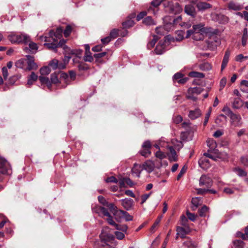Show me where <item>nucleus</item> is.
Wrapping results in <instances>:
<instances>
[{"label": "nucleus", "instance_id": "41", "mask_svg": "<svg viewBox=\"0 0 248 248\" xmlns=\"http://www.w3.org/2000/svg\"><path fill=\"white\" fill-rule=\"evenodd\" d=\"M207 146L210 149H214L217 146V143L213 139H209L207 141Z\"/></svg>", "mask_w": 248, "mask_h": 248}, {"label": "nucleus", "instance_id": "3", "mask_svg": "<svg viewBox=\"0 0 248 248\" xmlns=\"http://www.w3.org/2000/svg\"><path fill=\"white\" fill-rule=\"evenodd\" d=\"M156 149H160V148H166L168 152L167 155L168 156L169 159L170 161H175L177 159V155L175 149L173 146H170L168 142L165 141L163 139H160L154 145Z\"/></svg>", "mask_w": 248, "mask_h": 248}, {"label": "nucleus", "instance_id": "7", "mask_svg": "<svg viewBox=\"0 0 248 248\" xmlns=\"http://www.w3.org/2000/svg\"><path fill=\"white\" fill-rule=\"evenodd\" d=\"M12 173L11 167L4 158L0 157V173L9 175Z\"/></svg>", "mask_w": 248, "mask_h": 248}, {"label": "nucleus", "instance_id": "49", "mask_svg": "<svg viewBox=\"0 0 248 248\" xmlns=\"http://www.w3.org/2000/svg\"><path fill=\"white\" fill-rule=\"evenodd\" d=\"M222 111L228 116H230L233 113L232 111L231 110V109L227 106H224L222 108Z\"/></svg>", "mask_w": 248, "mask_h": 248}, {"label": "nucleus", "instance_id": "38", "mask_svg": "<svg viewBox=\"0 0 248 248\" xmlns=\"http://www.w3.org/2000/svg\"><path fill=\"white\" fill-rule=\"evenodd\" d=\"M248 60V56H244L242 54H239L235 57V61L238 62H244Z\"/></svg>", "mask_w": 248, "mask_h": 248}, {"label": "nucleus", "instance_id": "46", "mask_svg": "<svg viewBox=\"0 0 248 248\" xmlns=\"http://www.w3.org/2000/svg\"><path fill=\"white\" fill-rule=\"evenodd\" d=\"M155 156L160 159H162L166 157V154L159 150L155 153Z\"/></svg>", "mask_w": 248, "mask_h": 248}, {"label": "nucleus", "instance_id": "17", "mask_svg": "<svg viewBox=\"0 0 248 248\" xmlns=\"http://www.w3.org/2000/svg\"><path fill=\"white\" fill-rule=\"evenodd\" d=\"M185 13L194 17L196 15V11L194 6L191 4L186 5L185 7Z\"/></svg>", "mask_w": 248, "mask_h": 248}, {"label": "nucleus", "instance_id": "61", "mask_svg": "<svg viewBox=\"0 0 248 248\" xmlns=\"http://www.w3.org/2000/svg\"><path fill=\"white\" fill-rule=\"evenodd\" d=\"M230 56V51L227 50L225 52L222 62H228L229 60Z\"/></svg>", "mask_w": 248, "mask_h": 248}, {"label": "nucleus", "instance_id": "15", "mask_svg": "<svg viewBox=\"0 0 248 248\" xmlns=\"http://www.w3.org/2000/svg\"><path fill=\"white\" fill-rule=\"evenodd\" d=\"M196 7L199 11L202 12L212 8V5L206 2L200 1L197 3Z\"/></svg>", "mask_w": 248, "mask_h": 248}, {"label": "nucleus", "instance_id": "9", "mask_svg": "<svg viewBox=\"0 0 248 248\" xmlns=\"http://www.w3.org/2000/svg\"><path fill=\"white\" fill-rule=\"evenodd\" d=\"M151 143L150 141L146 140L144 142L142 145V149L140 151V153L141 155L147 157L151 154Z\"/></svg>", "mask_w": 248, "mask_h": 248}, {"label": "nucleus", "instance_id": "60", "mask_svg": "<svg viewBox=\"0 0 248 248\" xmlns=\"http://www.w3.org/2000/svg\"><path fill=\"white\" fill-rule=\"evenodd\" d=\"M147 15V12L145 11L141 12L137 16L136 19L137 21H140L143 18Z\"/></svg>", "mask_w": 248, "mask_h": 248}, {"label": "nucleus", "instance_id": "19", "mask_svg": "<svg viewBox=\"0 0 248 248\" xmlns=\"http://www.w3.org/2000/svg\"><path fill=\"white\" fill-rule=\"evenodd\" d=\"M93 211L98 213L100 216H107L109 214L107 209L101 206H96L93 208Z\"/></svg>", "mask_w": 248, "mask_h": 248}, {"label": "nucleus", "instance_id": "57", "mask_svg": "<svg viewBox=\"0 0 248 248\" xmlns=\"http://www.w3.org/2000/svg\"><path fill=\"white\" fill-rule=\"evenodd\" d=\"M51 81L53 83H57L59 82V79L56 73L52 74L51 75Z\"/></svg>", "mask_w": 248, "mask_h": 248}, {"label": "nucleus", "instance_id": "51", "mask_svg": "<svg viewBox=\"0 0 248 248\" xmlns=\"http://www.w3.org/2000/svg\"><path fill=\"white\" fill-rule=\"evenodd\" d=\"M171 231L170 230L167 234V236L162 244V246H161V248H166V246H167V244L168 242V241H169V237L170 235L171 234Z\"/></svg>", "mask_w": 248, "mask_h": 248}, {"label": "nucleus", "instance_id": "32", "mask_svg": "<svg viewBox=\"0 0 248 248\" xmlns=\"http://www.w3.org/2000/svg\"><path fill=\"white\" fill-rule=\"evenodd\" d=\"M28 43L30 51L33 53L36 52L38 49V46L37 44L31 41L30 39V42H29L28 44Z\"/></svg>", "mask_w": 248, "mask_h": 248}, {"label": "nucleus", "instance_id": "5", "mask_svg": "<svg viewBox=\"0 0 248 248\" xmlns=\"http://www.w3.org/2000/svg\"><path fill=\"white\" fill-rule=\"evenodd\" d=\"M65 63H49L48 66H45L40 69L42 75H47L51 72V69L56 70L57 68H64Z\"/></svg>", "mask_w": 248, "mask_h": 248}, {"label": "nucleus", "instance_id": "39", "mask_svg": "<svg viewBox=\"0 0 248 248\" xmlns=\"http://www.w3.org/2000/svg\"><path fill=\"white\" fill-rule=\"evenodd\" d=\"M209 208L206 206L204 205L202 208L199 210V213L201 217H204L206 215V213L208 211Z\"/></svg>", "mask_w": 248, "mask_h": 248}, {"label": "nucleus", "instance_id": "29", "mask_svg": "<svg viewBox=\"0 0 248 248\" xmlns=\"http://www.w3.org/2000/svg\"><path fill=\"white\" fill-rule=\"evenodd\" d=\"M62 75L63 78H66L68 80V79H70L71 81H74L76 79V74L73 71H70L69 72V75L64 73Z\"/></svg>", "mask_w": 248, "mask_h": 248}, {"label": "nucleus", "instance_id": "35", "mask_svg": "<svg viewBox=\"0 0 248 248\" xmlns=\"http://www.w3.org/2000/svg\"><path fill=\"white\" fill-rule=\"evenodd\" d=\"M157 40V37L154 35L153 36V38L150 41H149L148 42V43L147 44V47L148 49H151V48H152L155 45Z\"/></svg>", "mask_w": 248, "mask_h": 248}, {"label": "nucleus", "instance_id": "25", "mask_svg": "<svg viewBox=\"0 0 248 248\" xmlns=\"http://www.w3.org/2000/svg\"><path fill=\"white\" fill-rule=\"evenodd\" d=\"M199 164L200 167L203 169H205V167L208 168L210 165L209 159L204 157H202L200 159L199 161Z\"/></svg>", "mask_w": 248, "mask_h": 248}, {"label": "nucleus", "instance_id": "8", "mask_svg": "<svg viewBox=\"0 0 248 248\" xmlns=\"http://www.w3.org/2000/svg\"><path fill=\"white\" fill-rule=\"evenodd\" d=\"M169 44L170 42L168 40L163 39L160 40L155 47V53L159 55L163 54L168 49L167 46Z\"/></svg>", "mask_w": 248, "mask_h": 248}, {"label": "nucleus", "instance_id": "48", "mask_svg": "<svg viewBox=\"0 0 248 248\" xmlns=\"http://www.w3.org/2000/svg\"><path fill=\"white\" fill-rule=\"evenodd\" d=\"M227 82V78L225 77L222 78L219 82V91L223 90Z\"/></svg>", "mask_w": 248, "mask_h": 248}, {"label": "nucleus", "instance_id": "44", "mask_svg": "<svg viewBox=\"0 0 248 248\" xmlns=\"http://www.w3.org/2000/svg\"><path fill=\"white\" fill-rule=\"evenodd\" d=\"M134 24V22L132 19H128L125 22L123 23V26L124 28H130Z\"/></svg>", "mask_w": 248, "mask_h": 248}, {"label": "nucleus", "instance_id": "27", "mask_svg": "<svg viewBox=\"0 0 248 248\" xmlns=\"http://www.w3.org/2000/svg\"><path fill=\"white\" fill-rule=\"evenodd\" d=\"M248 31L247 28H245L243 30V35L242 37V44L243 46H246L248 40Z\"/></svg>", "mask_w": 248, "mask_h": 248}, {"label": "nucleus", "instance_id": "47", "mask_svg": "<svg viewBox=\"0 0 248 248\" xmlns=\"http://www.w3.org/2000/svg\"><path fill=\"white\" fill-rule=\"evenodd\" d=\"M243 246V241L240 240H236L233 241L232 248H240Z\"/></svg>", "mask_w": 248, "mask_h": 248}, {"label": "nucleus", "instance_id": "58", "mask_svg": "<svg viewBox=\"0 0 248 248\" xmlns=\"http://www.w3.org/2000/svg\"><path fill=\"white\" fill-rule=\"evenodd\" d=\"M2 76L5 80H6L8 77V68L6 67H3L2 68Z\"/></svg>", "mask_w": 248, "mask_h": 248}, {"label": "nucleus", "instance_id": "24", "mask_svg": "<svg viewBox=\"0 0 248 248\" xmlns=\"http://www.w3.org/2000/svg\"><path fill=\"white\" fill-rule=\"evenodd\" d=\"M227 122V117L224 114L219 115L216 119L215 123L221 126L222 124H224Z\"/></svg>", "mask_w": 248, "mask_h": 248}, {"label": "nucleus", "instance_id": "62", "mask_svg": "<svg viewBox=\"0 0 248 248\" xmlns=\"http://www.w3.org/2000/svg\"><path fill=\"white\" fill-rule=\"evenodd\" d=\"M106 182L107 183H117L118 182V181L114 176H111L107 178V179L106 180Z\"/></svg>", "mask_w": 248, "mask_h": 248}, {"label": "nucleus", "instance_id": "23", "mask_svg": "<svg viewBox=\"0 0 248 248\" xmlns=\"http://www.w3.org/2000/svg\"><path fill=\"white\" fill-rule=\"evenodd\" d=\"M50 40H51V42L45 43L44 46H46L48 49L53 50L55 52H57V48H58L57 42H54L51 38Z\"/></svg>", "mask_w": 248, "mask_h": 248}, {"label": "nucleus", "instance_id": "63", "mask_svg": "<svg viewBox=\"0 0 248 248\" xmlns=\"http://www.w3.org/2000/svg\"><path fill=\"white\" fill-rule=\"evenodd\" d=\"M241 86L242 87L241 91L243 92H245V90L244 87H246L248 88V81L247 80H242L241 82Z\"/></svg>", "mask_w": 248, "mask_h": 248}, {"label": "nucleus", "instance_id": "4", "mask_svg": "<svg viewBox=\"0 0 248 248\" xmlns=\"http://www.w3.org/2000/svg\"><path fill=\"white\" fill-rule=\"evenodd\" d=\"M8 38L12 43H23L27 44L30 42V36L25 33L11 34L8 36Z\"/></svg>", "mask_w": 248, "mask_h": 248}, {"label": "nucleus", "instance_id": "36", "mask_svg": "<svg viewBox=\"0 0 248 248\" xmlns=\"http://www.w3.org/2000/svg\"><path fill=\"white\" fill-rule=\"evenodd\" d=\"M188 76L193 78H203L204 77L203 74L200 72H197L195 71L190 72L188 74Z\"/></svg>", "mask_w": 248, "mask_h": 248}, {"label": "nucleus", "instance_id": "45", "mask_svg": "<svg viewBox=\"0 0 248 248\" xmlns=\"http://www.w3.org/2000/svg\"><path fill=\"white\" fill-rule=\"evenodd\" d=\"M71 31H72L71 26L69 25H67L65 29L63 31L64 36L65 37H68L71 33Z\"/></svg>", "mask_w": 248, "mask_h": 248}, {"label": "nucleus", "instance_id": "34", "mask_svg": "<svg viewBox=\"0 0 248 248\" xmlns=\"http://www.w3.org/2000/svg\"><path fill=\"white\" fill-rule=\"evenodd\" d=\"M122 212H125V211L119 210H116L114 213V215L115 216V218L118 221H119L120 219L124 217H123L124 215V214H123Z\"/></svg>", "mask_w": 248, "mask_h": 248}, {"label": "nucleus", "instance_id": "54", "mask_svg": "<svg viewBox=\"0 0 248 248\" xmlns=\"http://www.w3.org/2000/svg\"><path fill=\"white\" fill-rule=\"evenodd\" d=\"M115 228L117 230H120L124 232H126L127 229V226L125 225H120L117 224Z\"/></svg>", "mask_w": 248, "mask_h": 248}, {"label": "nucleus", "instance_id": "50", "mask_svg": "<svg viewBox=\"0 0 248 248\" xmlns=\"http://www.w3.org/2000/svg\"><path fill=\"white\" fill-rule=\"evenodd\" d=\"M84 60L85 62H92L93 61V57L91 55V53H85Z\"/></svg>", "mask_w": 248, "mask_h": 248}, {"label": "nucleus", "instance_id": "33", "mask_svg": "<svg viewBox=\"0 0 248 248\" xmlns=\"http://www.w3.org/2000/svg\"><path fill=\"white\" fill-rule=\"evenodd\" d=\"M200 68L203 71H208L212 68L210 63H201L199 65Z\"/></svg>", "mask_w": 248, "mask_h": 248}, {"label": "nucleus", "instance_id": "10", "mask_svg": "<svg viewBox=\"0 0 248 248\" xmlns=\"http://www.w3.org/2000/svg\"><path fill=\"white\" fill-rule=\"evenodd\" d=\"M16 66L18 68L24 69L25 71L34 70L38 67L36 63H16Z\"/></svg>", "mask_w": 248, "mask_h": 248}, {"label": "nucleus", "instance_id": "52", "mask_svg": "<svg viewBox=\"0 0 248 248\" xmlns=\"http://www.w3.org/2000/svg\"><path fill=\"white\" fill-rule=\"evenodd\" d=\"M119 30L117 29H113L112 30L109 34V36L111 37V39H114L116 38L118 34Z\"/></svg>", "mask_w": 248, "mask_h": 248}, {"label": "nucleus", "instance_id": "11", "mask_svg": "<svg viewBox=\"0 0 248 248\" xmlns=\"http://www.w3.org/2000/svg\"><path fill=\"white\" fill-rule=\"evenodd\" d=\"M63 32V29L62 27L57 28L56 31L54 32L53 30L49 31V35L50 38L55 42H58V39H60L62 37V33Z\"/></svg>", "mask_w": 248, "mask_h": 248}, {"label": "nucleus", "instance_id": "20", "mask_svg": "<svg viewBox=\"0 0 248 248\" xmlns=\"http://www.w3.org/2000/svg\"><path fill=\"white\" fill-rule=\"evenodd\" d=\"M203 90V89L201 87L189 88L187 90L188 94L197 95L200 94Z\"/></svg>", "mask_w": 248, "mask_h": 248}, {"label": "nucleus", "instance_id": "64", "mask_svg": "<svg viewBox=\"0 0 248 248\" xmlns=\"http://www.w3.org/2000/svg\"><path fill=\"white\" fill-rule=\"evenodd\" d=\"M241 163L245 166H248V156H242L241 158Z\"/></svg>", "mask_w": 248, "mask_h": 248}, {"label": "nucleus", "instance_id": "14", "mask_svg": "<svg viewBox=\"0 0 248 248\" xmlns=\"http://www.w3.org/2000/svg\"><path fill=\"white\" fill-rule=\"evenodd\" d=\"M244 6L238 2H235L233 1L229 2L228 4V8L229 10L233 11H240L243 9Z\"/></svg>", "mask_w": 248, "mask_h": 248}, {"label": "nucleus", "instance_id": "31", "mask_svg": "<svg viewBox=\"0 0 248 248\" xmlns=\"http://www.w3.org/2000/svg\"><path fill=\"white\" fill-rule=\"evenodd\" d=\"M143 23L147 26L154 25L156 24L155 22L151 16H147L143 20Z\"/></svg>", "mask_w": 248, "mask_h": 248}, {"label": "nucleus", "instance_id": "28", "mask_svg": "<svg viewBox=\"0 0 248 248\" xmlns=\"http://www.w3.org/2000/svg\"><path fill=\"white\" fill-rule=\"evenodd\" d=\"M211 16L212 17V19L214 20L219 21V18H221L224 20V21L227 22L228 21V18L227 16H225L222 15H218L217 14H212Z\"/></svg>", "mask_w": 248, "mask_h": 248}, {"label": "nucleus", "instance_id": "40", "mask_svg": "<svg viewBox=\"0 0 248 248\" xmlns=\"http://www.w3.org/2000/svg\"><path fill=\"white\" fill-rule=\"evenodd\" d=\"M177 36L175 37L176 41H181L184 38L185 32L182 31H178L176 32Z\"/></svg>", "mask_w": 248, "mask_h": 248}, {"label": "nucleus", "instance_id": "59", "mask_svg": "<svg viewBox=\"0 0 248 248\" xmlns=\"http://www.w3.org/2000/svg\"><path fill=\"white\" fill-rule=\"evenodd\" d=\"M152 193V192H151L149 194H145L141 196V204H143L144 203L146 200L150 197L151 194Z\"/></svg>", "mask_w": 248, "mask_h": 248}, {"label": "nucleus", "instance_id": "43", "mask_svg": "<svg viewBox=\"0 0 248 248\" xmlns=\"http://www.w3.org/2000/svg\"><path fill=\"white\" fill-rule=\"evenodd\" d=\"M210 56V54L207 53H199L197 55V57L198 58H201V59L199 60L200 61H203L206 60V58H207Z\"/></svg>", "mask_w": 248, "mask_h": 248}, {"label": "nucleus", "instance_id": "2", "mask_svg": "<svg viewBox=\"0 0 248 248\" xmlns=\"http://www.w3.org/2000/svg\"><path fill=\"white\" fill-rule=\"evenodd\" d=\"M66 43V40L64 39L61 40L59 43H57L58 47H62L64 50V58L63 62H68L72 60L73 62H78L79 59L80 57L79 55L80 54L81 51L79 53H76L75 50H71L67 46L64 44Z\"/></svg>", "mask_w": 248, "mask_h": 248}, {"label": "nucleus", "instance_id": "55", "mask_svg": "<svg viewBox=\"0 0 248 248\" xmlns=\"http://www.w3.org/2000/svg\"><path fill=\"white\" fill-rule=\"evenodd\" d=\"M144 168L148 172H151L153 170V167L152 164L147 162L144 165Z\"/></svg>", "mask_w": 248, "mask_h": 248}, {"label": "nucleus", "instance_id": "1", "mask_svg": "<svg viewBox=\"0 0 248 248\" xmlns=\"http://www.w3.org/2000/svg\"><path fill=\"white\" fill-rule=\"evenodd\" d=\"M211 31V28L206 27L203 23H200L198 24L193 25L191 29L186 31V38H187L191 37L194 40H202L203 39L204 34L209 33Z\"/></svg>", "mask_w": 248, "mask_h": 248}, {"label": "nucleus", "instance_id": "37", "mask_svg": "<svg viewBox=\"0 0 248 248\" xmlns=\"http://www.w3.org/2000/svg\"><path fill=\"white\" fill-rule=\"evenodd\" d=\"M192 204L195 208H197L202 203V200L200 198L195 197L192 199Z\"/></svg>", "mask_w": 248, "mask_h": 248}, {"label": "nucleus", "instance_id": "26", "mask_svg": "<svg viewBox=\"0 0 248 248\" xmlns=\"http://www.w3.org/2000/svg\"><path fill=\"white\" fill-rule=\"evenodd\" d=\"M78 64L77 66L79 71L81 73L87 72L90 68L89 65L87 63H78Z\"/></svg>", "mask_w": 248, "mask_h": 248}, {"label": "nucleus", "instance_id": "30", "mask_svg": "<svg viewBox=\"0 0 248 248\" xmlns=\"http://www.w3.org/2000/svg\"><path fill=\"white\" fill-rule=\"evenodd\" d=\"M234 171L240 177H245L247 175V172L241 168H236Z\"/></svg>", "mask_w": 248, "mask_h": 248}, {"label": "nucleus", "instance_id": "18", "mask_svg": "<svg viewBox=\"0 0 248 248\" xmlns=\"http://www.w3.org/2000/svg\"><path fill=\"white\" fill-rule=\"evenodd\" d=\"M176 231V238H178V236H180L182 238H184L185 237L186 235L189 232V229L188 228H184L181 227H178L177 228Z\"/></svg>", "mask_w": 248, "mask_h": 248}, {"label": "nucleus", "instance_id": "56", "mask_svg": "<svg viewBox=\"0 0 248 248\" xmlns=\"http://www.w3.org/2000/svg\"><path fill=\"white\" fill-rule=\"evenodd\" d=\"M107 217H108V218L107 219L108 222L110 225H111L115 227L117 224H116L113 220L112 217L110 215V214H109L108 216H107Z\"/></svg>", "mask_w": 248, "mask_h": 248}, {"label": "nucleus", "instance_id": "16", "mask_svg": "<svg viewBox=\"0 0 248 248\" xmlns=\"http://www.w3.org/2000/svg\"><path fill=\"white\" fill-rule=\"evenodd\" d=\"M202 114V111L199 108H196L194 110L189 111L188 117L191 120H195L200 117Z\"/></svg>", "mask_w": 248, "mask_h": 248}, {"label": "nucleus", "instance_id": "22", "mask_svg": "<svg viewBox=\"0 0 248 248\" xmlns=\"http://www.w3.org/2000/svg\"><path fill=\"white\" fill-rule=\"evenodd\" d=\"M141 171V167L140 165L135 164L132 170V174L139 178Z\"/></svg>", "mask_w": 248, "mask_h": 248}, {"label": "nucleus", "instance_id": "53", "mask_svg": "<svg viewBox=\"0 0 248 248\" xmlns=\"http://www.w3.org/2000/svg\"><path fill=\"white\" fill-rule=\"evenodd\" d=\"M183 77L184 75L180 73H177L173 76V81L174 82H178V80L182 78Z\"/></svg>", "mask_w": 248, "mask_h": 248}, {"label": "nucleus", "instance_id": "6", "mask_svg": "<svg viewBox=\"0 0 248 248\" xmlns=\"http://www.w3.org/2000/svg\"><path fill=\"white\" fill-rule=\"evenodd\" d=\"M206 43L207 46L205 49L214 50L220 44L221 41L217 36L212 35L206 41Z\"/></svg>", "mask_w": 248, "mask_h": 248}, {"label": "nucleus", "instance_id": "12", "mask_svg": "<svg viewBox=\"0 0 248 248\" xmlns=\"http://www.w3.org/2000/svg\"><path fill=\"white\" fill-rule=\"evenodd\" d=\"M199 185L201 186H205L208 188L212 185V180L210 177L202 175L200 179Z\"/></svg>", "mask_w": 248, "mask_h": 248}, {"label": "nucleus", "instance_id": "42", "mask_svg": "<svg viewBox=\"0 0 248 248\" xmlns=\"http://www.w3.org/2000/svg\"><path fill=\"white\" fill-rule=\"evenodd\" d=\"M39 79L41 83H46V84H47L48 87L50 86L51 84L50 83L49 79L48 78L43 76H40L39 77Z\"/></svg>", "mask_w": 248, "mask_h": 248}, {"label": "nucleus", "instance_id": "13", "mask_svg": "<svg viewBox=\"0 0 248 248\" xmlns=\"http://www.w3.org/2000/svg\"><path fill=\"white\" fill-rule=\"evenodd\" d=\"M231 124L233 126H239L241 124V117L240 115L233 113L230 116Z\"/></svg>", "mask_w": 248, "mask_h": 248}, {"label": "nucleus", "instance_id": "21", "mask_svg": "<svg viewBox=\"0 0 248 248\" xmlns=\"http://www.w3.org/2000/svg\"><path fill=\"white\" fill-rule=\"evenodd\" d=\"M122 204L127 210H129L133 205V200L129 199H125L122 200Z\"/></svg>", "mask_w": 248, "mask_h": 248}]
</instances>
